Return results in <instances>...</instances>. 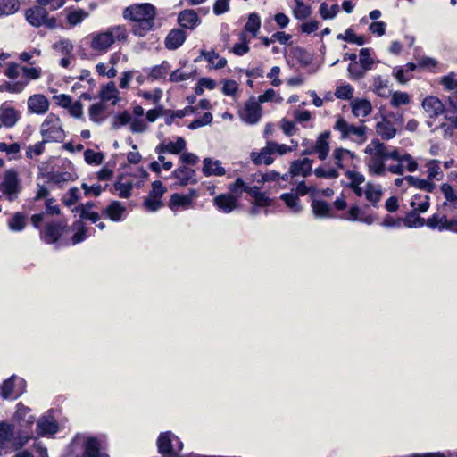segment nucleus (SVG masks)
<instances>
[{
    "label": "nucleus",
    "instance_id": "nucleus-1",
    "mask_svg": "<svg viewBox=\"0 0 457 457\" xmlns=\"http://www.w3.org/2000/svg\"><path fill=\"white\" fill-rule=\"evenodd\" d=\"M30 409L21 403L17 405L14 420L17 424L0 422V456L11 449H20L32 437L35 418Z\"/></svg>",
    "mask_w": 457,
    "mask_h": 457
},
{
    "label": "nucleus",
    "instance_id": "nucleus-2",
    "mask_svg": "<svg viewBox=\"0 0 457 457\" xmlns=\"http://www.w3.org/2000/svg\"><path fill=\"white\" fill-rule=\"evenodd\" d=\"M155 15V8L150 4H135L123 11V17L135 22L132 31L139 37L153 29Z\"/></svg>",
    "mask_w": 457,
    "mask_h": 457
},
{
    "label": "nucleus",
    "instance_id": "nucleus-3",
    "mask_svg": "<svg viewBox=\"0 0 457 457\" xmlns=\"http://www.w3.org/2000/svg\"><path fill=\"white\" fill-rule=\"evenodd\" d=\"M127 30L124 26L117 25L106 31L93 35L90 47L100 54L105 53L116 41H124Z\"/></svg>",
    "mask_w": 457,
    "mask_h": 457
},
{
    "label": "nucleus",
    "instance_id": "nucleus-4",
    "mask_svg": "<svg viewBox=\"0 0 457 457\" xmlns=\"http://www.w3.org/2000/svg\"><path fill=\"white\" fill-rule=\"evenodd\" d=\"M40 134L44 142H62L65 138V132L58 116L50 113L46 116L40 126Z\"/></svg>",
    "mask_w": 457,
    "mask_h": 457
},
{
    "label": "nucleus",
    "instance_id": "nucleus-5",
    "mask_svg": "<svg viewBox=\"0 0 457 457\" xmlns=\"http://www.w3.org/2000/svg\"><path fill=\"white\" fill-rule=\"evenodd\" d=\"M455 207V204L443 203L438 210L432 217L428 218L426 224L431 228H438L442 230L456 231L457 220L453 217L448 218V211Z\"/></svg>",
    "mask_w": 457,
    "mask_h": 457
},
{
    "label": "nucleus",
    "instance_id": "nucleus-6",
    "mask_svg": "<svg viewBox=\"0 0 457 457\" xmlns=\"http://www.w3.org/2000/svg\"><path fill=\"white\" fill-rule=\"evenodd\" d=\"M26 21L33 27L39 28L46 26L49 29H55L57 28V20L54 16H49V13L43 6H33L25 12Z\"/></svg>",
    "mask_w": 457,
    "mask_h": 457
},
{
    "label": "nucleus",
    "instance_id": "nucleus-7",
    "mask_svg": "<svg viewBox=\"0 0 457 457\" xmlns=\"http://www.w3.org/2000/svg\"><path fill=\"white\" fill-rule=\"evenodd\" d=\"M158 452L164 456L181 457L179 453L183 448L180 439L171 432L161 433L157 439Z\"/></svg>",
    "mask_w": 457,
    "mask_h": 457
},
{
    "label": "nucleus",
    "instance_id": "nucleus-8",
    "mask_svg": "<svg viewBox=\"0 0 457 457\" xmlns=\"http://www.w3.org/2000/svg\"><path fill=\"white\" fill-rule=\"evenodd\" d=\"M334 130L340 132L341 138H352L355 141L363 142L366 138V127L365 126H354L348 123L343 117L338 116L333 126Z\"/></svg>",
    "mask_w": 457,
    "mask_h": 457
},
{
    "label": "nucleus",
    "instance_id": "nucleus-9",
    "mask_svg": "<svg viewBox=\"0 0 457 457\" xmlns=\"http://www.w3.org/2000/svg\"><path fill=\"white\" fill-rule=\"evenodd\" d=\"M0 191L4 194L9 201L17 198L21 191L18 173L14 170H8L4 172L2 183H0Z\"/></svg>",
    "mask_w": 457,
    "mask_h": 457
},
{
    "label": "nucleus",
    "instance_id": "nucleus-10",
    "mask_svg": "<svg viewBox=\"0 0 457 457\" xmlns=\"http://www.w3.org/2000/svg\"><path fill=\"white\" fill-rule=\"evenodd\" d=\"M366 154H377L380 156L384 157L386 161L387 159H393L401 162L403 155L399 154V151L396 148L390 147L384 143L380 142L379 139H373L365 148Z\"/></svg>",
    "mask_w": 457,
    "mask_h": 457
},
{
    "label": "nucleus",
    "instance_id": "nucleus-11",
    "mask_svg": "<svg viewBox=\"0 0 457 457\" xmlns=\"http://www.w3.org/2000/svg\"><path fill=\"white\" fill-rule=\"evenodd\" d=\"M26 382L23 378L17 376H12L4 382L2 386V396L4 399H16L25 391Z\"/></svg>",
    "mask_w": 457,
    "mask_h": 457
},
{
    "label": "nucleus",
    "instance_id": "nucleus-12",
    "mask_svg": "<svg viewBox=\"0 0 457 457\" xmlns=\"http://www.w3.org/2000/svg\"><path fill=\"white\" fill-rule=\"evenodd\" d=\"M67 224L62 221L46 222L40 231L41 239L47 244H54L62 235Z\"/></svg>",
    "mask_w": 457,
    "mask_h": 457
},
{
    "label": "nucleus",
    "instance_id": "nucleus-13",
    "mask_svg": "<svg viewBox=\"0 0 457 457\" xmlns=\"http://www.w3.org/2000/svg\"><path fill=\"white\" fill-rule=\"evenodd\" d=\"M241 119L248 124H255L262 116L261 105L254 98L247 101L239 112Z\"/></svg>",
    "mask_w": 457,
    "mask_h": 457
},
{
    "label": "nucleus",
    "instance_id": "nucleus-14",
    "mask_svg": "<svg viewBox=\"0 0 457 457\" xmlns=\"http://www.w3.org/2000/svg\"><path fill=\"white\" fill-rule=\"evenodd\" d=\"M172 177L178 180L179 185L187 186L197 182L196 173L193 169L182 165L172 172Z\"/></svg>",
    "mask_w": 457,
    "mask_h": 457
},
{
    "label": "nucleus",
    "instance_id": "nucleus-15",
    "mask_svg": "<svg viewBox=\"0 0 457 457\" xmlns=\"http://www.w3.org/2000/svg\"><path fill=\"white\" fill-rule=\"evenodd\" d=\"M28 108L30 112L44 114L49 108V101L44 95H33L28 99Z\"/></svg>",
    "mask_w": 457,
    "mask_h": 457
},
{
    "label": "nucleus",
    "instance_id": "nucleus-16",
    "mask_svg": "<svg viewBox=\"0 0 457 457\" xmlns=\"http://www.w3.org/2000/svg\"><path fill=\"white\" fill-rule=\"evenodd\" d=\"M59 426L53 417L43 416L37 422V430L38 435L46 436L55 434Z\"/></svg>",
    "mask_w": 457,
    "mask_h": 457
},
{
    "label": "nucleus",
    "instance_id": "nucleus-17",
    "mask_svg": "<svg viewBox=\"0 0 457 457\" xmlns=\"http://www.w3.org/2000/svg\"><path fill=\"white\" fill-rule=\"evenodd\" d=\"M422 107L429 117H437L445 112V109L442 102L436 96H427L422 102Z\"/></svg>",
    "mask_w": 457,
    "mask_h": 457
},
{
    "label": "nucleus",
    "instance_id": "nucleus-18",
    "mask_svg": "<svg viewBox=\"0 0 457 457\" xmlns=\"http://www.w3.org/2000/svg\"><path fill=\"white\" fill-rule=\"evenodd\" d=\"M214 204L222 212L229 213L237 207V199L230 194H221L214 198Z\"/></svg>",
    "mask_w": 457,
    "mask_h": 457
},
{
    "label": "nucleus",
    "instance_id": "nucleus-19",
    "mask_svg": "<svg viewBox=\"0 0 457 457\" xmlns=\"http://www.w3.org/2000/svg\"><path fill=\"white\" fill-rule=\"evenodd\" d=\"M63 12L66 14L67 23L71 27L80 24L89 15L85 10L74 7H67Z\"/></svg>",
    "mask_w": 457,
    "mask_h": 457
},
{
    "label": "nucleus",
    "instance_id": "nucleus-20",
    "mask_svg": "<svg viewBox=\"0 0 457 457\" xmlns=\"http://www.w3.org/2000/svg\"><path fill=\"white\" fill-rule=\"evenodd\" d=\"M179 25L186 29H193L200 23V19L194 10H184L178 16Z\"/></svg>",
    "mask_w": 457,
    "mask_h": 457
},
{
    "label": "nucleus",
    "instance_id": "nucleus-21",
    "mask_svg": "<svg viewBox=\"0 0 457 457\" xmlns=\"http://www.w3.org/2000/svg\"><path fill=\"white\" fill-rule=\"evenodd\" d=\"M383 192L380 185H374L370 182L366 184L364 195L373 207H378Z\"/></svg>",
    "mask_w": 457,
    "mask_h": 457
},
{
    "label": "nucleus",
    "instance_id": "nucleus-22",
    "mask_svg": "<svg viewBox=\"0 0 457 457\" xmlns=\"http://www.w3.org/2000/svg\"><path fill=\"white\" fill-rule=\"evenodd\" d=\"M312 161L308 158L295 161L291 163L290 173L292 176L307 177L312 172Z\"/></svg>",
    "mask_w": 457,
    "mask_h": 457
},
{
    "label": "nucleus",
    "instance_id": "nucleus-23",
    "mask_svg": "<svg viewBox=\"0 0 457 457\" xmlns=\"http://www.w3.org/2000/svg\"><path fill=\"white\" fill-rule=\"evenodd\" d=\"M82 457H107V455L101 453L100 441L96 437H90L84 444Z\"/></svg>",
    "mask_w": 457,
    "mask_h": 457
},
{
    "label": "nucleus",
    "instance_id": "nucleus-24",
    "mask_svg": "<svg viewBox=\"0 0 457 457\" xmlns=\"http://www.w3.org/2000/svg\"><path fill=\"white\" fill-rule=\"evenodd\" d=\"M187 35L182 29H172L165 39V46L170 50L179 48L186 40Z\"/></svg>",
    "mask_w": 457,
    "mask_h": 457
},
{
    "label": "nucleus",
    "instance_id": "nucleus-25",
    "mask_svg": "<svg viewBox=\"0 0 457 457\" xmlns=\"http://www.w3.org/2000/svg\"><path fill=\"white\" fill-rule=\"evenodd\" d=\"M272 154H274V151L270 145V142H268L267 145L263 147L260 153L253 152L251 154V159L257 165L262 163L270 165L273 162V158L271 157Z\"/></svg>",
    "mask_w": 457,
    "mask_h": 457
},
{
    "label": "nucleus",
    "instance_id": "nucleus-26",
    "mask_svg": "<svg viewBox=\"0 0 457 457\" xmlns=\"http://www.w3.org/2000/svg\"><path fill=\"white\" fill-rule=\"evenodd\" d=\"M203 173L209 176H221L225 174V169L221 166L220 161H213L211 158H204L203 162Z\"/></svg>",
    "mask_w": 457,
    "mask_h": 457
},
{
    "label": "nucleus",
    "instance_id": "nucleus-27",
    "mask_svg": "<svg viewBox=\"0 0 457 457\" xmlns=\"http://www.w3.org/2000/svg\"><path fill=\"white\" fill-rule=\"evenodd\" d=\"M330 137L329 131H325L321 133L315 145H313V148L315 152L318 154L319 159L323 161L327 158L328 154L329 152V145L328 139Z\"/></svg>",
    "mask_w": 457,
    "mask_h": 457
},
{
    "label": "nucleus",
    "instance_id": "nucleus-28",
    "mask_svg": "<svg viewBox=\"0 0 457 457\" xmlns=\"http://www.w3.org/2000/svg\"><path fill=\"white\" fill-rule=\"evenodd\" d=\"M352 112L355 117H366L371 111V104L366 99H355L351 104Z\"/></svg>",
    "mask_w": 457,
    "mask_h": 457
},
{
    "label": "nucleus",
    "instance_id": "nucleus-29",
    "mask_svg": "<svg viewBox=\"0 0 457 457\" xmlns=\"http://www.w3.org/2000/svg\"><path fill=\"white\" fill-rule=\"evenodd\" d=\"M0 120L7 128L13 127L18 120V112L12 107L0 109Z\"/></svg>",
    "mask_w": 457,
    "mask_h": 457
},
{
    "label": "nucleus",
    "instance_id": "nucleus-30",
    "mask_svg": "<svg viewBox=\"0 0 457 457\" xmlns=\"http://www.w3.org/2000/svg\"><path fill=\"white\" fill-rule=\"evenodd\" d=\"M26 224L27 215L20 212L13 213L7 223L9 229L13 232H20L23 230L26 227Z\"/></svg>",
    "mask_w": 457,
    "mask_h": 457
},
{
    "label": "nucleus",
    "instance_id": "nucleus-31",
    "mask_svg": "<svg viewBox=\"0 0 457 457\" xmlns=\"http://www.w3.org/2000/svg\"><path fill=\"white\" fill-rule=\"evenodd\" d=\"M376 131L383 139L386 140L393 138L396 134V129L394 128L393 124L386 120H383L377 123Z\"/></svg>",
    "mask_w": 457,
    "mask_h": 457
},
{
    "label": "nucleus",
    "instance_id": "nucleus-32",
    "mask_svg": "<svg viewBox=\"0 0 457 457\" xmlns=\"http://www.w3.org/2000/svg\"><path fill=\"white\" fill-rule=\"evenodd\" d=\"M371 155L368 162L370 170L376 175H383L386 170L385 158L377 154H370Z\"/></svg>",
    "mask_w": 457,
    "mask_h": 457
},
{
    "label": "nucleus",
    "instance_id": "nucleus-33",
    "mask_svg": "<svg viewBox=\"0 0 457 457\" xmlns=\"http://www.w3.org/2000/svg\"><path fill=\"white\" fill-rule=\"evenodd\" d=\"M118 90L114 82L111 81L104 86L100 91V98L102 101H112V104H116L118 100Z\"/></svg>",
    "mask_w": 457,
    "mask_h": 457
},
{
    "label": "nucleus",
    "instance_id": "nucleus-34",
    "mask_svg": "<svg viewBox=\"0 0 457 457\" xmlns=\"http://www.w3.org/2000/svg\"><path fill=\"white\" fill-rule=\"evenodd\" d=\"M312 208L315 217H331V207L325 201L313 200L312 203Z\"/></svg>",
    "mask_w": 457,
    "mask_h": 457
},
{
    "label": "nucleus",
    "instance_id": "nucleus-35",
    "mask_svg": "<svg viewBox=\"0 0 457 457\" xmlns=\"http://www.w3.org/2000/svg\"><path fill=\"white\" fill-rule=\"evenodd\" d=\"M192 195H195V191L192 190L191 195L173 194L170 200V208L173 209L178 206L187 207L192 202Z\"/></svg>",
    "mask_w": 457,
    "mask_h": 457
},
{
    "label": "nucleus",
    "instance_id": "nucleus-36",
    "mask_svg": "<svg viewBox=\"0 0 457 457\" xmlns=\"http://www.w3.org/2000/svg\"><path fill=\"white\" fill-rule=\"evenodd\" d=\"M406 182L409 186L422 189L426 192H432L436 187L434 183L413 176H406Z\"/></svg>",
    "mask_w": 457,
    "mask_h": 457
},
{
    "label": "nucleus",
    "instance_id": "nucleus-37",
    "mask_svg": "<svg viewBox=\"0 0 457 457\" xmlns=\"http://www.w3.org/2000/svg\"><path fill=\"white\" fill-rule=\"evenodd\" d=\"M429 199L428 195H415L411 202V206L414 211L426 212L429 208Z\"/></svg>",
    "mask_w": 457,
    "mask_h": 457
},
{
    "label": "nucleus",
    "instance_id": "nucleus-38",
    "mask_svg": "<svg viewBox=\"0 0 457 457\" xmlns=\"http://www.w3.org/2000/svg\"><path fill=\"white\" fill-rule=\"evenodd\" d=\"M19 9V0H0V17L14 14Z\"/></svg>",
    "mask_w": 457,
    "mask_h": 457
},
{
    "label": "nucleus",
    "instance_id": "nucleus-39",
    "mask_svg": "<svg viewBox=\"0 0 457 457\" xmlns=\"http://www.w3.org/2000/svg\"><path fill=\"white\" fill-rule=\"evenodd\" d=\"M261 27V18L256 12L249 14L247 22L245 25V30L250 32L253 37H256Z\"/></svg>",
    "mask_w": 457,
    "mask_h": 457
},
{
    "label": "nucleus",
    "instance_id": "nucleus-40",
    "mask_svg": "<svg viewBox=\"0 0 457 457\" xmlns=\"http://www.w3.org/2000/svg\"><path fill=\"white\" fill-rule=\"evenodd\" d=\"M125 212V207L118 201H112L106 208V213L113 221H119L121 219L122 213Z\"/></svg>",
    "mask_w": 457,
    "mask_h": 457
},
{
    "label": "nucleus",
    "instance_id": "nucleus-41",
    "mask_svg": "<svg viewBox=\"0 0 457 457\" xmlns=\"http://www.w3.org/2000/svg\"><path fill=\"white\" fill-rule=\"evenodd\" d=\"M106 106L103 103H96L90 106L89 108V118L90 120L96 123H102L104 118L102 116L104 112L105 111Z\"/></svg>",
    "mask_w": 457,
    "mask_h": 457
},
{
    "label": "nucleus",
    "instance_id": "nucleus-42",
    "mask_svg": "<svg viewBox=\"0 0 457 457\" xmlns=\"http://www.w3.org/2000/svg\"><path fill=\"white\" fill-rule=\"evenodd\" d=\"M374 91L381 97H387L390 95L388 89V81L383 79L381 76H376L373 80Z\"/></svg>",
    "mask_w": 457,
    "mask_h": 457
},
{
    "label": "nucleus",
    "instance_id": "nucleus-43",
    "mask_svg": "<svg viewBox=\"0 0 457 457\" xmlns=\"http://www.w3.org/2000/svg\"><path fill=\"white\" fill-rule=\"evenodd\" d=\"M296 6L293 10V13L295 19L297 20H305L308 18L311 13L312 10L309 5H306L303 3V0H295Z\"/></svg>",
    "mask_w": 457,
    "mask_h": 457
},
{
    "label": "nucleus",
    "instance_id": "nucleus-44",
    "mask_svg": "<svg viewBox=\"0 0 457 457\" xmlns=\"http://www.w3.org/2000/svg\"><path fill=\"white\" fill-rule=\"evenodd\" d=\"M170 68V63L167 61H163L160 65H156L151 69L149 78L154 80L164 78Z\"/></svg>",
    "mask_w": 457,
    "mask_h": 457
},
{
    "label": "nucleus",
    "instance_id": "nucleus-45",
    "mask_svg": "<svg viewBox=\"0 0 457 457\" xmlns=\"http://www.w3.org/2000/svg\"><path fill=\"white\" fill-rule=\"evenodd\" d=\"M52 48L61 53L62 55L68 56L72 53L74 46L70 39L62 38L54 43L52 46Z\"/></svg>",
    "mask_w": 457,
    "mask_h": 457
},
{
    "label": "nucleus",
    "instance_id": "nucleus-46",
    "mask_svg": "<svg viewBox=\"0 0 457 457\" xmlns=\"http://www.w3.org/2000/svg\"><path fill=\"white\" fill-rule=\"evenodd\" d=\"M417 211H411L407 213L405 219L403 220L404 225L409 228H420L425 224V220L420 217L417 213Z\"/></svg>",
    "mask_w": 457,
    "mask_h": 457
},
{
    "label": "nucleus",
    "instance_id": "nucleus-47",
    "mask_svg": "<svg viewBox=\"0 0 457 457\" xmlns=\"http://www.w3.org/2000/svg\"><path fill=\"white\" fill-rule=\"evenodd\" d=\"M280 198L294 212L296 213L302 210V207L299 205V201L296 195L292 193H285L281 195Z\"/></svg>",
    "mask_w": 457,
    "mask_h": 457
},
{
    "label": "nucleus",
    "instance_id": "nucleus-48",
    "mask_svg": "<svg viewBox=\"0 0 457 457\" xmlns=\"http://www.w3.org/2000/svg\"><path fill=\"white\" fill-rule=\"evenodd\" d=\"M370 48H361L360 50V65L362 66L366 71H370L374 64V60L371 58Z\"/></svg>",
    "mask_w": 457,
    "mask_h": 457
},
{
    "label": "nucleus",
    "instance_id": "nucleus-49",
    "mask_svg": "<svg viewBox=\"0 0 457 457\" xmlns=\"http://www.w3.org/2000/svg\"><path fill=\"white\" fill-rule=\"evenodd\" d=\"M347 71L351 79L358 80L365 77L367 71L362 67L359 66L358 62H351L348 65Z\"/></svg>",
    "mask_w": 457,
    "mask_h": 457
},
{
    "label": "nucleus",
    "instance_id": "nucleus-50",
    "mask_svg": "<svg viewBox=\"0 0 457 457\" xmlns=\"http://www.w3.org/2000/svg\"><path fill=\"white\" fill-rule=\"evenodd\" d=\"M240 40L242 42L235 44L232 49L233 53L238 56L245 54L250 50L248 46L249 41L246 39V36L244 33L240 35Z\"/></svg>",
    "mask_w": 457,
    "mask_h": 457
},
{
    "label": "nucleus",
    "instance_id": "nucleus-51",
    "mask_svg": "<svg viewBox=\"0 0 457 457\" xmlns=\"http://www.w3.org/2000/svg\"><path fill=\"white\" fill-rule=\"evenodd\" d=\"M167 147L168 153L178 154L186 148V140L181 137H178L176 142H168Z\"/></svg>",
    "mask_w": 457,
    "mask_h": 457
},
{
    "label": "nucleus",
    "instance_id": "nucleus-52",
    "mask_svg": "<svg viewBox=\"0 0 457 457\" xmlns=\"http://www.w3.org/2000/svg\"><path fill=\"white\" fill-rule=\"evenodd\" d=\"M114 189L118 192V195L121 198H129L131 195L132 190V183H121L120 181H117L114 184Z\"/></svg>",
    "mask_w": 457,
    "mask_h": 457
},
{
    "label": "nucleus",
    "instance_id": "nucleus-53",
    "mask_svg": "<svg viewBox=\"0 0 457 457\" xmlns=\"http://www.w3.org/2000/svg\"><path fill=\"white\" fill-rule=\"evenodd\" d=\"M339 12L337 4H334L328 9V5L326 3H322L320 6V13L324 20L333 19Z\"/></svg>",
    "mask_w": 457,
    "mask_h": 457
},
{
    "label": "nucleus",
    "instance_id": "nucleus-54",
    "mask_svg": "<svg viewBox=\"0 0 457 457\" xmlns=\"http://www.w3.org/2000/svg\"><path fill=\"white\" fill-rule=\"evenodd\" d=\"M84 158L88 164H101L104 160V155L102 153H96L94 150L87 149L84 152Z\"/></svg>",
    "mask_w": 457,
    "mask_h": 457
},
{
    "label": "nucleus",
    "instance_id": "nucleus-55",
    "mask_svg": "<svg viewBox=\"0 0 457 457\" xmlns=\"http://www.w3.org/2000/svg\"><path fill=\"white\" fill-rule=\"evenodd\" d=\"M353 88L349 84L337 87L336 89V92H335V96L338 99H345V100L351 99L353 97Z\"/></svg>",
    "mask_w": 457,
    "mask_h": 457
},
{
    "label": "nucleus",
    "instance_id": "nucleus-56",
    "mask_svg": "<svg viewBox=\"0 0 457 457\" xmlns=\"http://www.w3.org/2000/svg\"><path fill=\"white\" fill-rule=\"evenodd\" d=\"M162 206L163 203L158 198H154L148 195L144 200V207L149 212H156Z\"/></svg>",
    "mask_w": 457,
    "mask_h": 457
},
{
    "label": "nucleus",
    "instance_id": "nucleus-57",
    "mask_svg": "<svg viewBox=\"0 0 457 457\" xmlns=\"http://www.w3.org/2000/svg\"><path fill=\"white\" fill-rule=\"evenodd\" d=\"M46 142H44V139L40 142L36 143L34 145H29L27 148L26 151V156L28 158L32 159L33 155H41L45 150V144Z\"/></svg>",
    "mask_w": 457,
    "mask_h": 457
},
{
    "label": "nucleus",
    "instance_id": "nucleus-58",
    "mask_svg": "<svg viewBox=\"0 0 457 457\" xmlns=\"http://www.w3.org/2000/svg\"><path fill=\"white\" fill-rule=\"evenodd\" d=\"M166 191L167 189L163 187L162 183L160 180H155L152 183V189L148 195L161 200Z\"/></svg>",
    "mask_w": 457,
    "mask_h": 457
},
{
    "label": "nucleus",
    "instance_id": "nucleus-59",
    "mask_svg": "<svg viewBox=\"0 0 457 457\" xmlns=\"http://www.w3.org/2000/svg\"><path fill=\"white\" fill-rule=\"evenodd\" d=\"M314 174L318 178H326V179H336L339 176L338 171L335 168H330L328 170H325L322 167H319V168L315 169Z\"/></svg>",
    "mask_w": 457,
    "mask_h": 457
},
{
    "label": "nucleus",
    "instance_id": "nucleus-60",
    "mask_svg": "<svg viewBox=\"0 0 457 457\" xmlns=\"http://www.w3.org/2000/svg\"><path fill=\"white\" fill-rule=\"evenodd\" d=\"M79 191L77 187L71 188L63 197V203L67 206L75 204L79 198Z\"/></svg>",
    "mask_w": 457,
    "mask_h": 457
},
{
    "label": "nucleus",
    "instance_id": "nucleus-61",
    "mask_svg": "<svg viewBox=\"0 0 457 457\" xmlns=\"http://www.w3.org/2000/svg\"><path fill=\"white\" fill-rule=\"evenodd\" d=\"M441 84L444 86L445 90L451 91L457 87V81L455 79V73L451 72L450 74L444 76L441 79Z\"/></svg>",
    "mask_w": 457,
    "mask_h": 457
},
{
    "label": "nucleus",
    "instance_id": "nucleus-62",
    "mask_svg": "<svg viewBox=\"0 0 457 457\" xmlns=\"http://www.w3.org/2000/svg\"><path fill=\"white\" fill-rule=\"evenodd\" d=\"M348 154H351V152L349 150L344 149V148H337L333 153V157L335 160V165L342 169L343 166V160L345 157Z\"/></svg>",
    "mask_w": 457,
    "mask_h": 457
},
{
    "label": "nucleus",
    "instance_id": "nucleus-63",
    "mask_svg": "<svg viewBox=\"0 0 457 457\" xmlns=\"http://www.w3.org/2000/svg\"><path fill=\"white\" fill-rule=\"evenodd\" d=\"M410 102V98L407 93L404 92H395L394 93L391 104L394 106H399L402 104H407Z\"/></svg>",
    "mask_w": 457,
    "mask_h": 457
},
{
    "label": "nucleus",
    "instance_id": "nucleus-64",
    "mask_svg": "<svg viewBox=\"0 0 457 457\" xmlns=\"http://www.w3.org/2000/svg\"><path fill=\"white\" fill-rule=\"evenodd\" d=\"M400 162H402L403 168H406V170L410 172L415 171L418 168L416 161H414L409 154H403V158L401 159Z\"/></svg>",
    "mask_w": 457,
    "mask_h": 457
}]
</instances>
